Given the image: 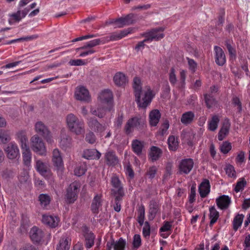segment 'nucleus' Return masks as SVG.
I'll return each mask as SVG.
<instances>
[{
	"mask_svg": "<svg viewBox=\"0 0 250 250\" xmlns=\"http://www.w3.org/2000/svg\"><path fill=\"white\" fill-rule=\"evenodd\" d=\"M85 246L87 249L91 248L94 245L95 235L92 232L87 233L85 235Z\"/></svg>",
	"mask_w": 250,
	"mask_h": 250,
	"instance_id": "nucleus-43",
	"label": "nucleus"
},
{
	"mask_svg": "<svg viewBox=\"0 0 250 250\" xmlns=\"http://www.w3.org/2000/svg\"><path fill=\"white\" fill-rule=\"evenodd\" d=\"M230 126L229 120H226L223 123V126L218 133V138L219 141L223 140L227 134H228Z\"/></svg>",
	"mask_w": 250,
	"mask_h": 250,
	"instance_id": "nucleus-27",
	"label": "nucleus"
},
{
	"mask_svg": "<svg viewBox=\"0 0 250 250\" xmlns=\"http://www.w3.org/2000/svg\"><path fill=\"white\" fill-rule=\"evenodd\" d=\"M169 80L171 84L174 85L177 82V78L175 74V69L172 68L169 73Z\"/></svg>",
	"mask_w": 250,
	"mask_h": 250,
	"instance_id": "nucleus-58",
	"label": "nucleus"
},
{
	"mask_svg": "<svg viewBox=\"0 0 250 250\" xmlns=\"http://www.w3.org/2000/svg\"><path fill=\"white\" fill-rule=\"evenodd\" d=\"M30 141L31 148L35 152L40 155H45L46 150L44 144L38 135L33 136L31 138Z\"/></svg>",
	"mask_w": 250,
	"mask_h": 250,
	"instance_id": "nucleus-5",
	"label": "nucleus"
},
{
	"mask_svg": "<svg viewBox=\"0 0 250 250\" xmlns=\"http://www.w3.org/2000/svg\"><path fill=\"white\" fill-rule=\"evenodd\" d=\"M104 158L106 164L109 166H114L119 162L118 157L116 156L115 152L113 150L106 151L104 155Z\"/></svg>",
	"mask_w": 250,
	"mask_h": 250,
	"instance_id": "nucleus-16",
	"label": "nucleus"
},
{
	"mask_svg": "<svg viewBox=\"0 0 250 250\" xmlns=\"http://www.w3.org/2000/svg\"><path fill=\"white\" fill-rule=\"evenodd\" d=\"M133 88L134 89L135 96V101L138 106L142 108H146L151 103L153 98L152 91L150 89H148L143 98L141 99L142 93V86L140 79L138 77H135L133 80Z\"/></svg>",
	"mask_w": 250,
	"mask_h": 250,
	"instance_id": "nucleus-1",
	"label": "nucleus"
},
{
	"mask_svg": "<svg viewBox=\"0 0 250 250\" xmlns=\"http://www.w3.org/2000/svg\"><path fill=\"white\" fill-rule=\"evenodd\" d=\"M35 130L38 135L43 137L48 143H52L51 132L43 123L41 121L37 122L35 125Z\"/></svg>",
	"mask_w": 250,
	"mask_h": 250,
	"instance_id": "nucleus-6",
	"label": "nucleus"
},
{
	"mask_svg": "<svg viewBox=\"0 0 250 250\" xmlns=\"http://www.w3.org/2000/svg\"><path fill=\"white\" fill-rule=\"evenodd\" d=\"M75 97L80 101H87L89 98L88 91L83 86L78 87L75 91Z\"/></svg>",
	"mask_w": 250,
	"mask_h": 250,
	"instance_id": "nucleus-22",
	"label": "nucleus"
},
{
	"mask_svg": "<svg viewBox=\"0 0 250 250\" xmlns=\"http://www.w3.org/2000/svg\"><path fill=\"white\" fill-rule=\"evenodd\" d=\"M80 187V183L76 181L69 185L66 189V193L65 195L67 203H73L77 199Z\"/></svg>",
	"mask_w": 250,
	"mask_h": 250,
	"instance_id": "nucleus-4",
	"label": "nucleus"
},
{
	"mask_svg": "<svg viewBox=\"0 0 250 250\" xmlns=\"http://www.w3.org/2000/svg\"><path fill=\"white\" fill-rule=\"evenodd\" d=\"M196 189L195 187L192 186L190 189V193L189 196V202L190 203H193L195 201Z\"/></svg>",
	"mask_w": 250,
	"mask_h": 250,
	"instance_id": "nucleus-61",
	"label": "nucleus"
},
{
	"mask_svg": "<svg viewBox=\"0 0 250 250\" xmlns=\"http://www.w3.org/2000/svg\"><path fill=\"white\" fill-rule=\"evenodd\" d=\"M67 126L71 132L77 135L82 134L84 132L83 122L79 120L72 113L68 114L66 117Z\"/></svg>",
	"mask_w": 250,
	"mask_h": 250,
	"instance_id": "nucleus-2",
	"label": "nucleus"
},
{
	"mask_svg": "<svg viewBox=\"0 0 250 250\" xmlns=\"http://www.w3.org/2000/svg\"><path fill=\"white\" fill-rule=\"evenodd\" d=\"M164 30L165 28L164 27H157L145 33L143 35L146 38L145 41H158L161 40L165 36L163 33Z\"/></svg>",
	"mask_w": 250,
	"mask_h": 250,
	"instance_id": "nucleus-7",
	"label": "nucleus"
},
{
	"mask_svg": "<svg viewBox=\"0 0 250 250\" xmlns=\"http://www.w3.org/2000/svg\"><path fill=\"white\" fill-rule=\"evenodd\" d=\"M69 64L70 65L81 66L85 64V62L81 59L71 60L69 62Z\"/></svg>",
	"mask_w": 250,
	"mask_h": 250,
	"instance_id": "nucleus-63",
	"label": "nucleus"
},
{
	"mask_svg": "<svg viewBox=\"0 0 250 250\" xmlns=\"http://www.w3.org/2000/svg\"><path fill=\"white\" fill-rule=\"evenodd\" d=\"M104 39H97L85 43L84 45L82 47L77 48L76 50L78 51L81 49H87L88 48L93 49L94 47L100 44L102 42L104 43Z\"/></svg>",
	"mask_w": 250,
	"mask_h": 250,
	"instance_id": "nucleus-28",
	"label": "nucleus"
},
{
	"mask_svg": "<svg viewBox=\"0 0 250 250\" xmlns=\"http://www.w3.org/2000/svg\"><path fill=\"white\" fill-rule=\"evenodd\" d=\"M17 137L21 149L29 147L28 139L25 133L23 131H19L17 133Z\"/></svg>",
	"mask_w": 250,
	"mask_h": 250,
	"instance_id": "nucleus-31",
	"label": "nucleus"
},
{
	"mask_svg": "<svg viewBox=\"0 0 250 250\" xmlns=\"http://www.w3.org/2000/svg\"><path fill=\"white\" fill-rule=\"evenodd\" d=\"M145 118L141 116H135L131 118L126 122L124 131L126 134L128 135L132 133L134 128L142 130L145 126Z\"/></svg>",
	"mask_w": 250,
	"mask_h": 250,
	"instance_id": "nucleus-3",
	"label": "nucleus"
},
{
	"mask_svg": "<svg viewBox=\"0 0 250 250\" xmlns=\"http://www.w3.org/2000/svg\"><path fill=\"white\" fill-rule=\"evenodd\" d=\"M159 205L155 201L152 200L150 202L148 218L152 220L156 216L159 210Z\"/></svg>",
	"mask_w": 250,
	"mask_h": 250,
	"instance_id": "nucleus-26",
	"label": "nucleus"
},
{
	"mask_svg": "<svg viewBox=\"0 0 250 250\" xmlns=\"http://www.w3.org/2000/svg\"><path fill=\"white\" fill-rule=\"evenodd\" d=\"M194 117L195 115L192 111H188L182 114L181 122L184 125H187L192 123Z\"/></svg>",
	"mask_w": 250,
	"mask_h": 250,
	"instance_id": "nucleus-32",
	"label": "nucleus"
},
{
	"mask_svg": "<svg viewBox=\"0 0 250 250\" xmlns=\"http://www.w3.org/2000/svg\"><path fill=\"white\" fill-rule=\"evenodd\" d=\"M187 60H188V62L189 69L192 73L195 72L197 67V63L195 62V61L194 60L190 59L188 57L187 58Z\"/></svg>",
	"mask_w": 250,
	"mask_h": 250,
	"instance_id": "nucleus-53",
	"label": "nucleus"
},
{
	"mask_svg": "<svg viewBox=\"0 0 250 250\" xmlns=\"http://www.w3.org/2000/svg\"><path fill=\"white\" fill-rule=\"evenodd\" d=\"M231 41L229 40H227L225 42V45L226 46L227 49L228 50L229 53L231 56H235V49L232 47L231 45Z\"/></svg>",
	"mask_w": 250,
	"mask_h": 250,
	"instance_id": "nucleus-55",
	"label": "nucleus"
},
{
	"mask_svg": "<svg viewBox=\"0 0 250 250\" xmlns=\"http://www.w3.org/2000/svg\"><path fill=\"white\" fill-rule=\"evenodd\" d=\"M104 107H98L97 109L91 108L90 112L92 115L98 116L99 118H102L104 117L105 114L106 110H108L107 108V106H105L104 105Z\"/></svg>",
	"mask_w": 250,
	"mask_h": 250,
	"instance_id": "nucleus-36",
	"label": "nucleus"
},
{
	"mask_svg": "<svg viewBox=\"0 0 250 250\" xmlns=\"http://www.w3.org/2000/svg\"><path fill=\"white\" fill-rule=\"evenodd\" d=\"M87 125L91 129L98 132H102L105 130L104 126L94 118L88 119Z\"/></svg>",
	"mask_w": 250,
	"mask_h": 250,
	"instance_id": "nucleus-18",
	"label": "nucleus"
},
{
	"mask_svg": "<svg viewBox=\"0 0 250 250\" xmlns=\"http://www.w3.org/2000/svg\"><path fill=\"white\" fill-rule=\"evenodd\" d=\"M111 183L113 188L111 189V194L112 195H120V196H125V194L123 187L118 177L113 176L111 178Z\"/></svg>",
	"mask_w": 250,
	"mask_h": 250,
	"instance_id": "nucleus-9",
	"label": "nucleus"
},
{
	"mask_svg": "<svg viewBox=\"0 0 250 250\" xmlns=\"http://www.w3.org/2000/svg\"><path fill=\"white\" fill-rule=\"evenodd\" d=\"M36 168L37 170L42 175H44L47 171V166L41 160L36 161Z\"/></svg>",
	"mask_w": 250,
	"mask_h": 250,
	"instance_id": "nucleus-37",
	"label": "nucleus"
},
{
	"mask_svg": "<svg viewBox=\"0 0 250 250\" xmlns=\"http://www.w3.org/2000/svg\"><path fill=\"white\" fill-rule=\"evenodd\" d=\"M11 16L17 22L20 21L22 18H24L22 17L21 11L20 9H18L17 12L12 14Z\"/></svg>",
	"mask_w": 250,
	"mask_h": 250,
	"instance_id": "nucleus-64",
	"label": "nucleus"
},
{
	"mask_svg": "<svg viewBox=\"0 0 250 250\" xmlns=\"http://www.w3.org/2000/svg\"><path fill=\"white\" fill-rule=\"evenodd\" d=\"M59 221V218L56 216L44 214L42 217V223L52 228L57 227Z\"/></svg>",
	"mask_w": 250,
	"mask_h": 250,
	"instance_id": "nucleus-14",
	"label": "nucleus"
},
{
	"mask_svg": "<svg viewBox=\"0 0 250 250\" xmlns=\"http://www.w3.org/2000/svg\"><path fill=\"white\" fill-rule=\"evenodd\" d=\"M244 215L238 214L234 218L233 221V228L235 231H237L238 228L241 226Z\"/></svg>",
	"mask_w": 250,
	"mask_h": 250,
	"instance_id": "nucleus-41",
	"label": "nucleus"
},
{
	"mask_svg": "<svg viewBox=\"0 0 250 250\" xmlns=\"http://www.w3.org/2000/svg\"><path fill=\"white\" fill-rule=\"evenodd\" d=\"M101 156V153L96 149H87L83 151V157L88 159L99 160Z\"/></svg>",
	"mask_w": 250,
	"mask_h": 250,
	"instance_id": "nucleus-20",
	"label": "nucleus"
},
{
	"mask_svg": "<svg viewBox=\"0 0 250 250\" xmlns=\"http://www.w3.org/2000/svg\"><path fill=\"white\" fill-rule=\"evenodd\" d=\"M219 121L220 120L217 115H214L212 116L211 120L208 121V129L212 131H215L218 127Z\"/></svg>",
	"mask_w": 250,
	"mask_h": 250,
	"instance_id": "nucleus-39",
	"label": "nucleus"
},
{
	"mask_svg": "<svg viewBox=\"0 0 250 250\" xmlns=\"http://www.w3.org/2000/svg\"><path fill=\"white\" fill-rule=\"evenodd\" d=\"M204 99L206 105L208 108L212 107L216 104V100L211 94H204Z\"/></svg>",
	"mask_w": 250,
	"mask_h": 250,
	"instance_id": "nucleus-42",
	"label": "nucleus"
},
{
	"mask_svg": "<svg viewBox=\"0 0 250 250\" xmlns=\"http://www.w3.org/2000/svg\"><path fill=\"white\" fill-rule=\"evenodd\" d=\"M210 187L209 181L204 179L199 187V192L201 198H205L209 194Z\"/></svg>",
	"mask_w": 250,
	"mask_h": 250,
	"instance_id": "nucleus-21",
	"label": "nucleus"
},
{
	"mask_svg": "<svg viewBox=\"0 0 250 250\" xmlns=\"http://www.w3.org/2000/svg\"><path fill=\"white\" fill-rule=\"evenodd\" d=\"M127 25L124 19V18H120L117 19H115V26L116 28H121L124 27L125 25Z\"/></svg>",
	"mask_w": 250,
	"mask_h": 250,
	"instance_id": "nucleus-60",
	"label": "nucleus"
},
{
	"mask_svg": "<svg viewBox=\"0 0 250 250\" xmlns=\"http://www.w3.org/2000/svg\"><path fill=\"white\" fill-rule=\"evenodd\" d=\"M226 174L229 177H235L236 173L234 167L231 165H229L225 168Z\"/></svg>",
	"mask_w": 250,
	"mask_h": 250,
	"instance_id": "nucleus-51",
	"label": "nucleus"
},
{
	"mask_svg": "<svg viewBox=\"0 0 250 250\" xmlns=\"http://www.w3.org/2000/svg\"><path fill=\"white\" fill-rule=\"evenodd\" d=\"M11 140L9 131L0 129V144H5Z\"/></svg>",
	"mask_w": 250,
	"mask_h": 250,
	"instance_id": "nucleus-40",
	"label": "nucleus"
},
{
	"mask_svg": "<svg viewBox=\"0 0 250 250\" xmlns=\"http://www.w3.org/2000/svg\"><path fill=\"white\" fill-rule=\"evenodd\" d=\"M144 147V142L137 139L133 140L131 143V147L133 151L138 156L142 153V150Z\"/></svg>",
	"mask_w": 250,
	"mask_h": 250,
	"instance_id": "nucleus-23",
	"label": "nucleus"
},
{
	"mask_svg": "<svg viewBox=\"0 0 250 250\" xmlns=\"http://www.w3.org/2000/svg\"><path fill=\"white\" fill-rule=\"evenodd\" d=\"M30 237L34 243H38L44 237L43 231L37 227H32L29 232Z\"/></svg>",
	"mask_w": 250,
	"mask_h": 250,
	"instance_id": "nucleus-13",
	"label": "nucleus"
},
{
	"mask_svg": "<svg viewBox=\"0 0 250 250\" xmlns=\"http://www.w3.org/2000/svg\"><path fill=\"white\" fill-rule=\"evenodd\" d=\"M71 239L67 235L62 236L57 246V250H69Z\"/></svg>",
	"mask_w": 250,
	"mask_h": 250,
	"instance_id": "nucleus-19",
	"label": "nucleus"
},
{
	"mask_svg": "<svg viewBox=\"0 0 250 250\" xmlns=\"http://www.w3.org/2000/svg\"><path fill=\"white\" fill-rule=\"evenodd\" d=\"M52 161L58 172L62 173L64 169L63 163L61 152L58 149H54L52 154Z\"/></svg>",
	"mask_w": 250,
	"mask_h": 250,
	"instance_id": "nucleus-8",
	"label": "nucleus"
},
{
	"mask_svg": "<svg viewBox=\"0 0 250 250\" xmlns=\"http://www.w3.org/2000/svg\"><path fill=\"white\" fill-rule=\"evenodd\" d=\"M216 203L217 207L220 209H226L229 207L231 203V199L229 196L223 195L216 199Z\"/></svg>",
	"mask_w": 250,
	"mask_h": 250,
	"instance_id": "nucleus-17",
	"label": "nucleus"
},
{
	"mask_svg": "<svg viewBox=\"0 0 250 250\" xmlns=\"http://www.w3.org/2000/svg\"><path fill=\"white\" fill-rule=\"evenodd\" d=\"M5 151L7 157L10 159H15L20 157L19 149L14 143H9L6 147Z\"/></svg>",
	"mask_w": 250,
	"mask_h": 250,
	"instance_id": "nucleus-11",
	"label": "nucleus"
},
{
	"mask_svg": "<svg viewBox=\"0 0 250 250\" xmlns=\"http://www.w3.org/2000/svg\"><path fill=\"white\" fill-rule=\"evenodd\" d=\"M214 51L215 62L219 66H223L226 62V56L223 50L221 47L215 46Z\"/></svg>",
	"mask_w": 250,
	"mask_h": 250,
	"instance_id": "nucleus-15",
	"label": "nucleus"
},
{
	"mask_svg": "<svg viewBox=\"0 0 250 250\" xmlns=\"http://www.w3.org/2000/svg\"><path fill=\"white\" fill-rule=\"evenodd\" d=\"M167 143L168 148L170 150L175 151L177 150L178 146V142L177 138L174 136H170L168 137Z\"/></svg>",
	"mask_w": 250,
	"mask_h": 250,
	"instance_id": "nucleus-38",
	"label": "nucleus"
},
{
	"mask_svg": "<svg viewBox=\"0 0 250 250\" xmlns=\"http://www.w3.org/2000/svg\"><path fill=\"white\" fill-rule=\"evenodd\" d=\"M194 162L192 159H185L182 160L179 165V168L180 173L188 174L192 170L193 167Z\"/></svg>",
	"mask_w": 250,
	"mask_h": 250,
	"instance_id": "nucleus-12",
	"label": "nucleus"
},
{
	"mask_svg": "<svg viewBox=\"0 0 250 250\" xmlns=\"http://www.w3.org/2000/svg\"><path fill=\"white\" fill-rule=\"evenodd\" d=\"M232 103L234 105L238 106V112H241L242 110V107L241 102L239 99L237 97H233L232 99Z\"/></svg>",
	"mask_w": 250,
	"mask_h": 250,
	"instance_id": "nucleus-62",
	"label": "nucleus"
},
{
	"mask_svg": "<svg viewBox=\"0 0 250 250\" xmlns=\"http://www.w3.org/2000/svg\"><path fill=\"white\" fill-rule=\"evenodd\" d=\"M115 84L118 86H122L127 83V80L125 74L121 72L117 73L113 78Z\"/></svg>",
	"mask_w": 250,
	"mask_h": 250,
	"instance_id": "nucleus-29",
	"label": "nucleus"
},
{
	"mask_svg": "<svg viewBox=\"0 0 250 250\" xmlns=\"http://www.w3.org/2000/svg\"><path fill=\"white\" fill-rule=\"evenodd\" d=\"M246 184L247 182L244 178L240 179V180L237 182L234 188L235 191L236 192H238L241 190H242L244 189V188L246 186Z\"/></svg>",
	"mask_w": 250,
	"mask_h": 250,
	"instance_id": "nucleus-49",
	"label": "nucleus"
},
{
	"mask_svg": "<svg viewBox=\"0 0 250 250\" xmlns=\"http://www.w3.org/2000/svg\"><path fill=\"white\" fill-rule=\"evenodd\" d=\"M21 150L24 164L26 166H29L31 161V152L29 147L22 148Z\"/></svg>",
	"mask_w": 250,
	"mask_h": 250,
	"instance_id": "nucleus-34",
	"label": "nucleus"
},
{
	"mask_svg": "<svg viewBox=\"0 0 250 250\" xmlns=\"http://www.w3.org/2000/svg\"><path fill=\"white\" fill-rule=\"evenodd\" d=\"M144 226L143 228V234L145 237H149L150 234V227L147 221L144 223Z\"/></svg>",
	"mask_w": 250,
	"mask_h": 250,
	"instance_id": "nucleus-54",
	"label": "nucleus"
},
{
	"mask_svg": "<svg viewBox=\"0 0 250 250\" xmlns=\"http://www.w3.org/2000/svg\"><path fill=\"white\" fill-rule=\"evenodd\" d=\"M157 168L155 166H152L150 167L147 171V174L149 177V178L152 179L154 178Z\"/></svg>",
	"mask_w": 250,
	"mask_h": 250,
	"instance_id": "nucleus-59",
	"label": "nucleus"
},
{
	"mask_svg": "<svg viewBox=\"0 0 250 250\" xmlns=\"http://www.w3.org/2000/svg\"><path fill=\"white\" fill-rule=\"evenodd\" d=\"M101 206V197L98 195H96L94 197L91 206L92 212L97 214L99 212V208Z\"/></svg>",
	"mask_w": 250,
	"mask_h": 250,
	"instance_id": "nucleus-33",
	"label": "nucleus"
},
{
	"mask_svg": "<svg viewBox=\"0 0 250 250\" xmlns=\"http://www.w3.org/2000/svg\"><path fill=\"white\" fill-rule=\"evenodd\" d=\"M219 216V212L216 210L214 206L209 208V218L210 219L209 223L210 226H212L217 221Z\"/></svg>",
	"mask_w": 250,
	"mask_h": 250,
	"instance_id": "nucleus-35",
	"label": "nucleus"
},
{
	"mask_svg": "<svg viewBox=\"0 0 250 250\" xmlns=\"http://www.w3.org/2000/svg\"><path fill=\"white\" fill-rule=\"evenodd\" d=\"M121 37L119 33L114 32L111 34L109 36L106 37L105 38V41L106 42L117 41L121 39Z\"/></svg>",
	"mask_w": 250,
	"mask_h": 250,
	"instance_id": "nucleus-56",
	"label": "nucleus"
},
{
	"mask_svg": "<svg viewBox=\"0 0 250 250\" xmlns=\"http://www.w3.org/2000/svg\"><path fill=\"white\" fill-rule=\"evenodd\" d=\"M141 244V236L139 234H135L133 237V246L134 249H138Z\"/></svg>",
	"mask_w": 250,
	"mask_h": 250,
	"instance_id": "nucleus-57",
	"label": "nucleus"
},
{
	"mask_svg": "<svg viewBox=\"0 0 250 250\" xmlns=\"http://www.w3.org/2000/svg\"><path fill=\"white\" fill-rule=\"evenodd\" d=\"M113 196L115 197L114 209L116 211L119 212L121 210V201H122L124 196H120V195Z\"/></svg>",
	"mask_w": 250,
	"mask_h": 250,
	"instance_id": "nucleus-48",
	"label": "nucleus"
},
{
	"mask_svg": "<svg viewBox=\"0 0 250 250\" xmlns=\"http://www.w3.org/2000/svg\"><path fill=\"white\" fill-rule=\"evenodd\" d=\"M138 222L140 226H142L144 223L145 209L144 206H141L139 207L138 211Z\"/></svg>",
	"mask_w": 250,
	"mask_h": 250,
	"instance_id": "nucleus-45",
	"label": "nucleus"
},
{
	"mask_svg": "<svg viewBox=\"0 0 250 250\" xmlns=\"http://www.w3.org/2000/svg\"><path fill=\"white\" fill-rule=\"evenodd\" d=\"M162 153V150L160 148L157 146H152L150 148L148 155L151 161L154 162L158 160L161 157Z\"/></svg>",
	"mask_w": 250,
	"mask_h": 250,
	"instance_id": "nucleus-25",
	"label": "nucleus"
},
{
	"mask_svg": "<svg viewBox=\"0 0 250 250\" xmlns=\"http://www.w3.org/2000/svg\"><path fill=\"white\" fill-rule=\"evenodd\" d=\"M125 245L126 242L125 240L121 237L118 241L115 242L114 250H125Z\"/></svg>",
	"mask_w": 250,
	"mask_h": 250,
	"instance_id": "nucleus-46",
	"label": "nucleus"
},
{
	"mask_svg": "<svg viewBox=\"0 0 250 250\" xmlns=\"http://www.w3.org/2000/svg\"><path fill=\"white\" fill-rule=\"evenodd\" d=\"M71 138L68 135L62 134L60 142V146L64 150H66L67 148L71 147Z\"/></svg>",
	"mask_w": 250,
	"mask_h": 250,
	"instance_id": "nucleus-24",
	"label": "nucleus"
},
{
	"mask_svg": "<svg viewBox=\"0 0 250 250\" xmlns=\"http://www.w3.org/2000/svg\"><path fill=\"white\" fill-rule=\"evenodd\" d=\"M99 98L103 105L107 104V108L110 111L112 107L113 94L108 89L104 90L100 94Z\"/></svg>",
	"mask_w": 250,
	"mask_h": 250,
	"instance_id": "nucleus-10",
	"label": "nucleus"
},
{
	"mask_svg": "<svg viewBox=\"0 0 250 250\" xmlns=\"http://www.w3.org/2000/svg\"><path fill=\"white\" fill-rule=\"evenodd\" d=\"M85 140L87 143L93 144L95 143L96 138L94 133L92 131H89L86 134Z\"/></svg>",
	"mask_w": 250,
	"mask_h": 250,
	"instance_id": "nucleus-52",
	"label": "nucleus"
},
{
	"mask_svg": "<svg viewBox=\"0 0 250 250\" xmlns=\"http://www.w3.org/2000/svg\"><path fill=\"white\" fill-rule=\"evenodd\" d=\"M220 150L224 154L228 153L231 149V145L230 143L225 141L220 146Z\"/></svg>",
	"mask_w": 250,
	"mask_h": 250,
	"instance_id": "nucleus-50",
	"label": "nucleus"
},
{
	"mask_svg": "<svg viewBox=\"0 0 250 250\" xmlns=\"http://www.w3.org/2000/svg\"><path fill=\"white\" fill-rule=\"evenodd\" d=\"M86 170V165L84 164H81L75 169V174L77 176H81L85 173Z\"/></svg>",
	"mask_w": 250,
	"mask_h": 250,
	"instance_id": "nucleus-47",
	"label": "nucleus"
},
{
	"mask_svg": "<svg viewBox=\"0 0 250 250\" xmlns=\"http://www.w3.org/2000/svg\"><path fill=\"white\" fill-rule=\"evenodd\" d=\"M161 117V114L157 109L152 110L149 114V123L151 126H155L158 123Z\"/></svg>",
	"mask_w": 250,
	"mask_h": 250,
	"instance_id": "nucleus-30",
	"label": "nucleus"
},
{
	"mask_svg": "<svg viewBox=\"0 0 250 250\" xmlns=\"http://www.w3.org/2000/svg\"><path fill=\"white\" fill-rule=\"evenodd\" d=\"M39 200L42 207L44 208L49 204L50 198L46 194H41L39 196Z\"/></svg>",
	"mask_w": 250,
	"mask_h": 250,
	"instance_id": "nucleus-44",
	"label": "nucleus"
}]
</instances>
